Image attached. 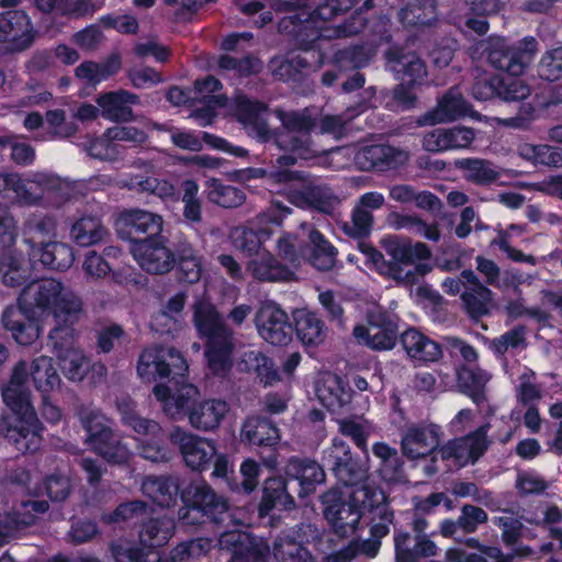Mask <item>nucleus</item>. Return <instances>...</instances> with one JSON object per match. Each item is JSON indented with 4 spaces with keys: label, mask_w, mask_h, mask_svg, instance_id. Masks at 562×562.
<instances>
[{
    "label": "nucleus",
    "mask_w": 562,
    "mask_h": 562,
    "mask_svg": "<svg viewBox=\"0 0 562 562\" xmlns=\"http://www.w3.org/2000/svg\"><path fill=\"white\" fill-rule=\"evenodd\" d=\"M56 223L47 215H33L29 217L23 227V239L30 246L31 251L53 241L55 236Z\"/></svg>",
    "instance_id": "nucleus-42"
},
{
    "label": "nucleus",
    "mask_w": 562,
    "mask_h": 562,
    "mask_svg": "<svg viewBox=\"0 0 562 562\" xmlns=\"http://www.w3.org/2000/svg\"><path fill=\"white\" fill-rule=\"evenodd\" d=\"M372 453L379 460L378 472L385 482H400L404 475V461L398 451L386 442L372 446Z\"/></svg>",
    "instance_id": "nucleus-36"
},
{
    "label": "nucleus",
    "mask_w": 562,
    "mask_h": 562,
    "mask_svg": "<svg viewBox=\"0 0 562 562\" xmlns=\"http://www.w3.org/2000/svg\"><path fill=\"white\" fill-rule=\"evenodd\" d=\"M400 344L409 359L422 364L437 362L442 357L441 345L415 327L400 335Z\"/></svg>",
    "instance_id": "nucleus-24"
},
{
    "label": "nucleus",
    "mask_w": 562,
    "mask_h": 562,
    "mask_svg": "<svg viewBox=\"0 0 562 562\" xmlns=\"http://www.w3.org/2000/svg\"><path fill=\"white\" fill-rule=\"evenodd\" d=\"M416 87L398 82L392 88H383L376 95L380 106L394 113L412 111L417 106Z\"/></svg>",
    "instance_id": "nucleus-32"
},
{
    "label": "nucleus",
    "mask_w": 562,
    "mask_h": 562,
    "mask_svg": "<svg viewBox=\"0 0 562 562\" xmlns=\"http://www.w3.org/2000/svg\"><path fill=\"white\" fill-rule=\"evenodd\" d=\"M437 536V531L429 535H415L414 544L411 533L402 527L394 526V552L396 562H418L422 559L435 557L438 553L437 544L431 537Z\"/></svg>",
    "instance_id": "nucleus-21"
},
{
    "label": "nucleus",
    "mask_w": 562,
    "mask_h": 562,
    "mask_svg": "<svg viewBox=\"0 0 562 562\" xmlns=\"http://www.w3.org/2000/svg\"><path fill=\"white\" fill-rule=\"evenodd\" d=\"M293 334L305 346H318L325 338V324L316 313L296 310L293 313Z\"/></svg>",
    "instance_id": "nucleus-35"
},
{
    "label": "nucleus",
    "mask_w": 562,
    "mask_h": 562,
    "mask_svg": "<svg viewBox=\"0 0 562 562\" xmlns=\"http://www.w3.org/2000/svg\"><path fill=\"white\" fill-rule=\"evenodd\" d=\"M351 494H357L362 516L367 513L380 515L383 506H390L385 493L374 487L363 486Z\"/></svg>",
    "instance_id": "nucleus-62"
},
{
    "label": "nucleus",
    "mask_w": 562,
    "mask_h": 562,
    "mask_svg": "<svg viewBox=\"0 0 562 562\" xmlns=\"http://www.w3.org/2000/svg\"><path fill=\"white\" fill-rule=\"evenodd\" d=\"M525 47H514L507 45L493 46L487 60L495 68L509 75V78H503V85L499 87V100L512 102L521 101L530 98V87L517 79L522 75L532 60L537 49V41L533 37L524 38Z\"/></svg>",
    "instance_id": "nucleus-7"
},
{
    "label": "nucleus",
    "mask_w": 562,
    "mask_h": 562,
    "mask_svg": "<svg viewBox=\"0 0 562 562\" xmlns=\"http://www.w3.org/2000/svg\"><path fill=\"white\" fill-rule=\"evenodd\" d=\"M259 336L272 346H286L293 338V324L277 303H263L255 315Z\"/></svg>",
    "instance_id": "nucleus-16"
},
{
    "label": "nucleus",
    "mask_w": 562,
    "mask_h": 562,
    "mask_svg": "<svg viewBox=\"0 0 562 562\" xmlns=\"http://www.w3.org/2000/svg\"><path fill=\"white\" fill-rule=\"evenodd\" d=\"M360 0H325L319 3L313 11L301 10L305 15L313 19L316 24L327 26L326 23L336 16L347 13Z\"/></svg>",
    "instance_id": "nucleus-54"
},
{
    "label": "nucleus",
    "mask_w": 562,
    "mask_h": 562,
    "mask_svg": "<svg viewBox=\"0 0 562 562\" xmlns=\"http://www.w3.org/2000/svg\"><path fill=\"white\" fill-rule=\"evenodd\" d=\"M324 468V463L319 464L311 458L292 456L285 464L284 472L290 483H297L299 496L305 497L325 481Z\"/></svg>",
    "instance_id": "nucleus-22"
},
{
    "label": "nucleus",
    "mask_w": 562,
    "mask_h": 562,
    "mask_svg": "<svg viewBox=\"0 0 562 562\" xmlns=\"http://www.w3.org/2000/svg\"><path fill=\"white\" fill-rule=\"evenodd\" d=\"M541 116L546 115L542 108L538 104V95H530V98L519 101L517 113L508 120V125L515 128L527 130L535 120Z\"/></svg>",
    "instance_id": "nucleus-58"
},
{
    "label": "nucleus",
    "mask_w": 562,
    "mask_h": 562,
    "mask_svg": "<svg viewBox=\"0 0 562 562\" xmlns=\"http://www.w3.org/2000/svg\"><path fill=\"white\" fill-rule=\"evenodd\" d=\"M373 215L364 207L356 206L351 214V223L344 224V232L353 238H366L371 234Z\"/></svg>",
    "instance_id": "nucleus-63"
},
{
    "label": "nucleus",
    "mask_w": 562,
    "mask_h": 562,
    "mask_svg": "<svg viewBox=\"0 0 562 562\" xmlns=\"http://www.w3.org/2000/svg\"><path fill=\"white\" fill-rule=\"evenodd\" d=\"M289 480L283 476H270L263 481L262 495L258 505L260 517L268 516L273 509H291L295 502L289 493Z\"/></svg>",
    "instance_id": "nucleus-26"
},
{
    "label": "nucleus",
    "mask_w": 562,
    "mask_h": 562,
    "mask_svg": "<svg viewBox=\"0 0 562 562\" xmlns=\"http://www.w3.org/2000/svg\"><path fill=\"white\" fill-rule=\"evenodd\" d=\"M173 521L167 518H150L142 525L139 537L151 548L165 546L173 536Z\"/></svg>",
    "instance_id": "nucleus-52"
},
{
    "label": "nucleus",
    "mask_w": 562,
    "mask_h": 562,
    "mask_svg": "<svg viewBox=\"0 0 562 562\" xmlns=\"http://www.w3.org/2000/svg\"><path fill=\"white\" fill-rule=\"evenodd\" d=\"M374 8L373 0H363L360 7L357 4L350 18L336 27L337 36H352L361 33L368 24L367 12Z\"/></svg>",
    "instance_id": "nucleus-57"
},
{
    "label": "nucleus",
    "mask_w": 562,
    "mask_h": 562,
    "mask_svg": "<svg viewBox=\"0 0 562 562\" xmlns=\"http://www.w3.org/2000/svg\"><path fill=\"white\" fill-rule=\"evenodd\" d=\"M143 491L154 503L164 508L182 507L179 519L187 526L222 525L231 518L227 498L218 495L205 481H186L173 475L147 476Z\"/></svg>",
    "instance_id": "nucleus-2"
},
{
    "label": "nucleus",
    "mask_w": 562,
    "mask_h": 562,
    "mask_svg": "<svg viewBox=\"0 0 562 562\" xmlns=\"http://www.w3.org/2000/svg\"><path fill=\"white\" fill-rule=\"evenodd\" d=\"M240 440L248 447L257 449L262 464L276 470L279 464L280 429L268 417L248 416L240 429Z\"/></svg>",
    "instance_id": "nucleus-9"
},
{
    "label": "nucleus",
    "mask_w": 562,
    "mask_h": 562,
    "mask_svg": "<svg viewBox=\"0 0 562 562\" xmlns=\"http://www.w3.org/2000/svg\"><path fill=\"white\" fill-rule=\"evenodd\" d=\"M281 122L280 127L271 130L270 148L283 151L277 158L280 167L293 166L299 159H307L313 155L311 133L316 128L317 121L308 109L302 111L276 110Z\"/></svg>",
    "instance_id": "nucleus-5"
},
{
    "label": "nucleus",
    "mask_w": 562,
    "mask_h": 562,
    "mask_svg": "<svg viewBox=\"0 0 562 562\" xmlns=\"http://www.w3.org/2000/svg\"><path fill=\"white\" fill-rule=\"evenodd\" d=\"M311 244L308 260L313 267L321 271L331 270L337 260L336 247L318 229H312L308 234Z\"/></svg>",
    "instance_id": "nucleus-40"
},
{
    "label": "nucleus",
    "mask_w": 562,
    "mask_h": 562,
    "mask_svg": "<svg viewBox=\"0 0 562 562\" xmlns=\"http://www.w3.org/2000/svg\"><path fill=\"white\" fill-rule=\"evenodd\" d=\"M486 382L482 370L462 368L457 372V385L460 392L479 407L486 402Z\"/></svg>",
    "instance_id": "nucleus-46"
},
{
    "label": "nucleus",
    "mask_w": 562,
    "mask_h": 562,
    "mask_svg": "<svg viewBox=\"0 0 562 562\" xmlns=\"http://www.w3.org/2000/svg\"><path fill=\"white\" fill-rule=\"evenodd\" d=\"M183 216L191 223H199L202 220V205L198 199L199 184L193 179H186L181 183Z\"/></svg>",
    "instance_id": "nucleus-60"
},
{
    "label": "nucleus",
    "mask_w": 562,
    "mask_h": 562,
    "mask_svg": "<svg viewBox=\"0 0 562 562\" xmlns=\"http://www.w3.org/2000/svg\"><path fill=\"white\" fill-rule=\"evenodd\" d=\"M120 411L122 415V424L137 434V438L150 437L162 429L159 423L140 416L136 411L128 406H120Z\"/></svg>",
    "instance_id": "nucleus-56"
},
{
    "label": "nucleus",
    "mask_w": 562,
    "mask_h": 562,
    "mask_svg": "<svg viewBox=\"0 0 562 562\" xmlns=\"http://www.w3.org/2000/svg\"><path fill=\"white\" fill-rule=\"evenodd\" d=\"M228 412V405L223 400H205L198 402L190 409L189 423L198 430L212 431L220 427L223 418Z\"/></svg>",
    "instance_id": "nucleus-29"
},
{
    "label": "nucleus",
    "mask_w": 562,
    "mask_h": 562,
    "mask_svg": "<svg viewBox=\"0 0 562 562\" xmlns=\"http://www.w3.org/2000/svg\"><path fill=\"white\" fill-rule=\"evenodd\" d=\"M70 234L77 245L88 247L102 241L108 231L101 217L83 215L72 224Z\"/></svg>",
    "instance_id": "nucleus-44"
},
{
    "label": "nucleus",
    "mask_w": 562,
    "mask_h": 562,
    "mask_svg": "<svg viewBox=\"0 0 562 562\" xmlns=\"http://www.w3.org/2000/svg\"><path fill=\"white\" fill-rule=\"evenodd\" d=\"M384 57L387 68L400 82L416 88L425 83L427 66L416 52L404 45L393 44L385 50Z\"/></svg>",
    "instance_id": "nucleus-15"
},
{
    "label": "nucleus",
    "mask_w": 562,
    "mask_h": 562,
    "mask_svg": "<svg viewBox=\"0 0 562 562\" xmlns=\"http://www.w3.org/2000/svg\"><path fill=\"white\" fill-rule=\"evenodd\" d=\"M439 436L435 429L413 425L402 436V453L411 460L424 459L435 452Z\"/></svg>",
    "instance_id": "nucleus-25"
},
{
    "label": "nucleus",
    "mask_w": 562,
    "mask_h": 562,
    "mask_svg": "<svg viewBox=\"0 0 562 562\" xmlns=\"http://www.w3.org/2000/svg\"><path fill=\"white\" fill-rule=\"evenodd\" d=\"M138 456L153 463H167L172 460L175 450L171 443V431L164 428L156 435L146 438H136Z\"/></svg>",
    "instance_id": "nucleus-30"
},
{
    "label": "nucleus",
    "mask_w": 562,
    "mask_h": 562,
    "mask_svg": "<svg viewBox=\"0 0 562 562\" xmlns=\"http://www.w3.org/2000/svg\"><path fill=\"white\" fill-rule=\"evenodd\" d=\"M370 56L362 45H350L337 49L331 57V65L339 72L357 71L366 67Z\"/></svg>",
    "instance_id": "nucleus-50"
},
{
    "label": "nucleus",
    "mask_w": 562,
    "mask_h": 562,
    "mask_svg": "<svg viewBox=\"0 0 562 562\" xmlns=\"http://www.w3.org/2000/svg\"><path fill=\"white\" fill-rule=\"evenodd\" d=\"M398 323V316L385 310L370 311L367 324L356 325L352 335L360 345L372 350H392L400 341Z\"/></svg>",
    "instance_id": "nucleus-11"
},
{
    "label": "nucleus",
    "mask_w": 562,
    "mask_h": 562,
    "mask_svg": "<svg viewBox=\"0 0 562 562\" xmlns=\"http://www.w3.org/2000/svg\"><path fill=\"white\" fill-rule=\"evenodd\" d=\"M280 34L289 36L302 55H312L313 63L317 66L324 64L325 53L323 43L331 37H338L335 30L322 24H316L313 19L305 15L302 11L284 15L278 22Z\"/></svg>",
    "instance_id": "nucleus-8"
},
{
    "label": "nucleus",
    "mask_w": 562,
    "mask_h": 562,
    "mask_svg": "<svg viewBox=\"0 0 562 562\" xmlns=\"http://www.w3.org/2000/svg\"><path fill=\"white\" fill-rule=\"evenodd\" d=\"M538 75L551 82L562 79V44L542 55L538 64Z\"/></svg>",
    "instance_id": "nucleus-61"
},
{
    "label": "nucleus",
    "mask_w": 562,
    "mask_h": 562,
    "mask_svg": "<svg viewBox=\"0 0 562 562\" xmlns=\"http://www.w3.org/2000/svg\"><path fill=\"white\" fill-rule=\"evenodd\" d=\"M316 395L321 404L329 412H336L351 402V390L336 376L330 384L316 387Z\"/></svg>",
    "instance_id": "nucleus-47"
},
{
    "label": "nucleus",
    "mask_w": 562,
    "mask_h": 562,
    "mask_svg": "<svg viewBox=\"0 0 562 562\" xmlns=\"http://www.w3.org/2000/svg\"><path fill=\"white\" fill-rule=\"evenodd\" d=\"M103 116L113 122H127L133 116L132 104L139 103V97L127 90L105 92L97 99Z\"/></svg>",
    "instance_id": "nucleus-28"
},
{
    "label": "nucleus",
    "mask_w": 562,
    "mask_h": 562,
    "mask_svg": "<svg viewBox=\"0 0 562 562\" xmlns=\"http://www.w3.org/2000/svg\"><path fill=\"white\" fill-rule=\"evenodd\" d=\"M260 464L252 460L246 459L240 464V477L236 476L229 481V490L246 495L252 493L259 484Z\"/></svg>",
    "instance_id": "nucleus-55"
},
{
    "label": "nucleus",
    "mask_w": 562,
    "mask_h": 562,
    "mask_svg": "<svg viewBox=\"0 0 562 562\" xmlns=\"http://www.w3.org/2000/svg\"><path fill=\"white\" fill-rule=\"evenodd\" d=\"M31 18L23 10H9L0 13V43H7L11 52L29 48L35 40Z\"/></svg>",
    "instance_id": "nucleus-18"
},
{
    "label": "nucleus",
    "mask_w": 562,
    "mask_h": 562,
    "mask_svg": "<svg viewBox=\"0 0 562 562\" xmlns=\"http://www.w3.org/2000/svg\"><path fill=\"white\" fill-rule=\"evenodd\" d=\"M382 248L396 261L413 265L416 261L428 260L431 256L429 247L420 241L412 244L409 238L390 235L381 240Z\"/></svg>",
    "instance_id": "nucleus-27"
},
{
    "label": "nucleus",
    "mask_w": 562,
    "mask_h": 562,
    "mask_svg": "<svg viewBox=\"0 0 562 562\" xmlns=\"http://www.w3.org/2000/svg\"><path fill=\"white\" fill-rule=\"evenodd\" d=\"M400 20L404 25L420 27L431 25L437 20L436 0H414L400 11Z\"/></svg>",
    "instance_id": "nucleus-45"
},
{
    "label": "nucleus",
    "mask_w": 562,
    "mask_h": 562,
    "mask_svg": "<svg viewBox=\"0 0 562 562\" xmlns=\"http://www.w3.org/2000/svg\"><path fill=\"white\" fill-rule=\"evenodd\" d=\"M33 257L38 256L41 263L57 271H64L70 268L75 260L72 248L59 241H48L47 244L35 249Z\"/></svg>",
    "instance_id": "nucleus-41"
},
{
    "label": "nucleus",
    "mask_w": 562,
    "mask_h": 562,
    "mask_svg": "<svg viewBox=\"0 0 562 562\" xmlns=\"http://www.w3.org/2000/svg\"><path fill=\"white\" fill-rule=\"evenodd\" d=\"M316 66L307 56L299 54L292 58L282 59L272 68L273 77L286 83H301L305 70Z\"/></svg>",
    "instance_id": "nucleus-49"
},
{
    "label": "nucleus",
    "mask_w": 562,
    "mask_h": 562,
    "mask_svg": "<svg viewBox=\"0 0 562 562\" xmlns=\"http://www.w3.org/2000/svg\"><path fill=\"white\" fill-rule=\"evenodd\" d=\"M79 317L80 315L67 322L55 319L56 326L49 331L47 345L57 359L78 350L76 348L77 333L74 324L78 322Z\"/></svg>",
    "instance_id": "nucleus-43"
},
{
    "label": "nucleus",
    "mask_w": 562,
    "mask_h": 562,
    "mask_svg": "<svg viewBox=\"0 0 562 562\" xmlns=\"http://www.w3.org/2000/svg\"><path fill=\"white\" fill-rule=\"evenodd\" d=\"M407 159L406 151L389 144L368 145L357 154L362 169L376 171L395 170L404 166Z\"/></svg>",
    "instance_id": "nucleus-23"
},
{
    "label": "nucleus",
    "mask_w": 562,
    "mask_h": 562,
    "mask_svg": "<svg viewBox=\"0 0 562 562\" xmlns=\"http://www.w3.org/2000/svg\"><path fill=\"white\" fill-rule=\"evenodd\" d=\"M312 525H300L277 537L272 547V554L277 562H315V558L306 547L311 542L308 532Z\"/></svg>",
    "instance_id": "nucleus-19"
},
{
    "label": "nucleus",
    "mask_w": 562,
    "mask_h": 562,
    "mask_svg": "<svg viewBox=\"0 0 562 562\" xmlns=\"http://www.w3.org/2000/svg\"><path fill=\"white\" fill-rule=\"evenodd\" d=\"M290 213L291 209L286 206L273 207L259 213L247 225L234 232V246L248 256L258 254L261 246L272 236L274 228L280 227Z\"/></svg>",
    "instance_id": "nucleus-12"
},
{
    "label": "nucleus",
    "mask_w": 562,
    "mask_h": 562,
    "mask_svg": "<svg viewBox=\"0 0 562 562\" xmlns=\"http://www.w3.org/2000/svg\"><path fill=\"white\" fill-rule=\"evenodd\" d=\"M29 376L26 363L19 361L2 390V398L10 413L0 418V435L22 454L38 451L43 440V425L26 387Z\"/></svg>",
    "instance_id": "nucleus-4"
},
{
    "label": "nucleus",
    "mask_w": 562,
    "mask_h": 562,
    "mask_svg": "<svg viewBox=\"0 0 562 562\" xmlns=\"http://www.w3.org/2000/svg\"><path fill=\"white\" fill-rule=\"evenodd\" d=\"M247 271L260 282L289 281L293 271L280 262L272 254L267 252L260 258L251 259L247 263Z\"/></svg>",
    "instance_id": "nucleus-33"
},
{
    "label": "nucleus",
    "mask_w": 562,
    "mask_h": 562,
    "mask_svg": "<svg viewBox=\"0 0 562 562\" xmlns=\"http://www.w3.org/2000/svg\"><path fill=\"white\" fill-rule=\"evenodd\" d=\"M175 256L173 268L177 269V279L181 283L193 284L200 281L202 274V265L198 258L194 248L188 241H180L171 249Z\"/></svg>",
    "instance_id": "nucleus-31"
},
{
    "label": "nucleus",
    "mask_w": 562,
    "mask_h": 562,
    "mask_svg": "<svg viewBox=\"0 0 562 562\" xmlns=\"http://www.w3.org/2000/svg\"><path fill=\"white\" fill-rule=\"evenodd\" d=\"M33 385L41 395H47L60 386L61 380L50 357L35 358L30 368Z\"/></svg>",
    "instance_id": "nucleus-39"
},
{
    "label": "nucleus",
    "mask_w": 562,
    "mask_h": 562,
    "mask_svg": "<svg viewBox=\"0 0 562 562\" xmlns=\"http://www.w3.org/2000/svg\"><path fill=\"white\" fill-rule=\"evenodd\" d=\"M164 218L142 209L120 213L115 222L117 236L131 244V252L138 265L151 274H165L175 265V256L161 235Z\"/></svg>",
    "instance_id": "nucleus-3"
},
{
    "label": "nucleus",
    "mask_w": 562,
    "mask_h": 562,
    "mask_svg": "<svg viewBox=\"0 0 562 562\" xmlns=\"http://www.w3.org/2000/svg\"><path fill=\"white\" fill-rule=\"evenodd\" d=\"M268 111L269 108L265 102L247 95H239L235 102L237 121L250 137L266 146H269L272 130L267 119Z\"/></svg>",
    "instance_id": "nucleus-17"
},
{
    "label": "nucleus",
    "mask_w": 562,
    "mask_h": 562,
    "mask_svg": "<svg viewBox=\"0 0 562 562\" xmlns=\"http://www.w3.org/2000/svg\"><path fill=\"white\" fill-rule=\"evenodd\" d=\"M137 374L144 382H154L171 375L170 364L164 359L162 350L156 347L144 349L138 358Z\"/></svg>",
    "instance_id": "nucleus-37"
},
{
    "label": "nucleus",
    "mask_w": 562,
    "mask_h": 562,
    "mask_svg": "<svg viewBox=\"0 0 562 562\" xmlns=\"http://www.w3.org/2000/svg\"><path fill=\"white\" fill-rule=\"evenodd\" d=\"M207 200L225 209L237 207L246 200V194L241 189L234 186L224 184L218 179H211L206 182Z\"/></svg>",
    "instance_id": "nucleus-48"
},
{
    "label": "nucleus",
    "mask_w": 562,
    "mask_h": 562,
    "mask_svg": "<svg viewBox=\"0 0 562 562\" xmlns=\"http://www.w3.org/2000/svg\"><path fill=\"white\" fill-rule=\"evenodd\" d=\"M199 337L205 342V359L215 375H226L233 367V330L225 324L216 307L199 303L193 313Z\"/></svg>",
    "instance_id": "nucleus-6"
},
{
    "label": "nucleus",
    "mask_w": 562,
    "mask_h": 562,
    "mask_svg": "<svg viewBox=\"0 0 562 562\" xmlns=\"http://www.w3.org/2000/svg\"><path fill=\"white\" fill-rule=\"evenodd\" d=\"M171 443L179 449L184 464L200 473L211 468L217 452L213 440L202 438L178 426L171 430Z\"/></svg>",
    "instance_id": "nucleus-14"
},
{
    "label": "nucleus",
    "mask_w": 562,
    "mask_h": 562,
    "mask_svg": "<svg viewBox=\"0 0 562 562\" xmlns=\"http://www.w3.org/2000/svg\"><path fill=\"white\" fill-rule=\"evenodd\" d=\"M187 301V293L183 291L177 292L172 295L167 303L164 305L162 310L159 311L153 318V327L155 330L160 333H170L171 328H157V326H167L170 322H176L175 316L180 315L184 308Z\"/></svg>",
    "instance_id": "nucleus-59"
},
{
    "label": "nucleus",
    "mask_w": 562,
    "mask_h": 562,
    "mask_svg": "<svg viewBox=\"0 0 562 562\" xmlns=\"http://www.w3.org/2000/svg\"><path fill=\"white\" fill-rule=\"evenodd\" d=\"M220 543L232 554L228 562H266L269 555V547L246 531L223 532Z\"/></svg>",
    "instance_id": "nucleus-20"
},
{
    "label": "nucleus",
    "mask_w": 562,
    "mask_h": 562,
    "mask_svg": "<svg viewBox=\"0 0 562 562\" xmlns=\"http://www.w3.org/2000/svg\"><path fill=\"white\" fill-rule=\"evenodd\" d=\"M90 448L109 463L124 464L128 461V449L114 434L111 427L88 442Z\"/></svg>",
    "instance_id": "nucleus-38"
},
{
    "label": "nucleus",
    "mask_w": 562,
    "mask_h": 562,
    "mask_svg": "<svg viewBox=\"0 0 562 562\" xmlns=\"http://www.w3.org/2000/svg\"><path fill=\"white\" fill-rule=\"evenodd\" d=\"M456 165L465 172V178L475 184L488 186L495 182L499 177V173L484 159L463 158L457 160Z\"/></svg>",
    "instance_id": "nucleus-53"
},
{
    "label": "nucleus",
    "mask_w": 562,
    "mask_h": 562,
    "mask_svg": "<svg viewBox=\"0 0 562 562\" xmlns=\"http://www.w3.org/2000/svg\"><path fill=\"white\" fill-rule=\"evenodd\" d=\"M293 201L302 206L324 214H331L334 203L331 196L318 186H306L302 190L295 191Z\"/></svg>",
    "instance_id": "nucleus-51"
},
{
    "label": "nucleus",
    "mask_w": 562,
    "mask_h": 562,
    "mask_svg": "<svg viewBox=\"0 0 562 562\" xmlns=\"http://www.w3.org/2000/svg\"><path fill=\"white\" fill-rule=\"evenodd\" d=\"M469 104L461 94H454L451 91L443 94L438 102L436 115L440 121L456 120L468 112Z\"/></svg>",
    "instance_id": "nucleus-64"
},
{
    "label": "nucleus",
    "mask_w": 562,
    "mask_h": 562,
    "mask_svg": "<svg viewBox=\"0 0 562 562\" xmlns=\"http://www.w3.org/2000/svg\"><path fill=\"white\" fill-rule=\"evenodd\" d=\"M324 517L333 532L339 538H348L358 529L362 513L357 494L348 498L339 490H329L321 496Z\"/></svg>",
    "instance_id": "nucleus-10"
},
{
    "label": "nucleus",
    "mask_w": 562,
    "mask_h": 562,
    "mask_svg": "<svg viewBox=\"0 0 562 562\" xmlns=\"http://www.w3.org/2000/svg\"><path fill=\"white\" fill-rule=\"evenodd\" d=\"M0 274L3 284L7 286H26L31 282L29 261L13 250L1 251Z\"/></svg>",
    "instance_id": "nucleus-34"
},
{
    "label": "nucleus",
    "mask_w": 562,
    "mask_h": 562,
    "mask_svg": "<svg viewBox=\"0 0 562 562\" xmlns=\"http://www.w3.org/2000/svg\"><path fill=\"white\" fill-rule=\"evenodd\" d=\"M37 313L53 315L63 322L72 321L82 313V301L53 278L31 281L24 286L15 305H9L1 315V323L21 346H31L41 333Z\"/></svg>",
    "instance_id": "nucleus-1"
},
{
    "label": "nucleus",
    "mask_w": 562,
    "mask_h": 562,
    "mask_svg": "<svg viewBox=\"0 0 562 562\" xmlns=\"http://www.w3.org/2000/svg\"><path fill=\"white\" fill-rule=\"evenodd\" d=\"M323 462L345 486H356L367 479L366 463L341 440L334 439L331 447L324 450Z\"/></svg>",
    "instance_id": "nucleus-13"
}]
</instances>
